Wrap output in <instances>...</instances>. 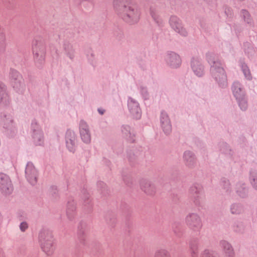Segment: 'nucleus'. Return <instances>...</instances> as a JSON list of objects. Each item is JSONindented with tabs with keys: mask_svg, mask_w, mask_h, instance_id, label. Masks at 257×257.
Masks as SVG:
<instances>
[{
	"mask_svg": "<svg viewBox=\"0 0 257 257\" xmlns=\"http://www.w3.org/2000/svg\"><path fill=\"white\" fill-rule=\"evenodd\" d=\"M113 7L116 14L125 22L134 24L140 20V9L131 0H113Z\"/></svg>",
	"mask_w": 257,
	"mask_h": 257,
	"instance_id": "1",
	"label": "nucleus"
},
{
	"mask_svg": "<svg viewBox=\"0 0 257 257\" xmlns=\"http://www.w3.org/2000/svg\"><path fill=\"white\" fill-rule=\"evenodd\" d=\"M206 59L210 65V71L212 76L221 87L227 84V76L222 67L221 62L216 59V56L212 53L206 54Z\"/></svg>",
	"mask_w": 257,
	"mask_h": 257,
	"instance_id": "2",
	"label": "nucleus"
},
{
	"mask_svg": "<svg viewBox=\"0 0 257 257\" xmlns=\"http://www.w3.org/2000/svg\"><path fill=\"white\" fill-rule=\"evenodd\" d=\"M39 242L43 250L48 255L51 254L54 250L53 236L51 231L43 230L39 234Z\"/></svg>",
	"mask_w": 257,
	"mask_h": 257,
	"instance_id": "3",
	"label": "nucleus"
},
{
	"mask_svg": "<svg viewBox=\"0 0 257 257\" xmlns=\"http://www.w3.org/2000/svg\"><path fill=\"white\" fill-rule=\"evenodd\" d=\"M32 50L35 59L43 60L45 54V46L41 39H36L33 41Z\"/></svg>",
	"mask_w": 257,
	"mask_h": 257,
	"instance_id": "4",
	"label": "nucleus"
},
{
	"mask_svg": "<svg viewBox=\"0 0 257 257\" xmlns=\"http://www.w3.org/2000/svg\"><path fill=\"white\" fill-rule=\"evenodd\" d=\"M0 124L4 128L7 130V134L10 136H12V133H15L16 131L13 119L10 114H5L1 113L0 115Z\"/></svg>",
	"mask_w": 257,
	"mask_h": 257,
	"instance_id": "5",
	"label": "nucleus"
},
{
	"mask_svg": "<svg viewBox=\"0 0 257 257\" xmlns=\"http://www.w3.org/2000/svg\"><path fill=\"white\" fill-rule=\"evenodd\" d=\"M11 105V98L8 94L5 84L0 81V107L6 109L10 107Z\"/></svg>",
	"mask_w": 257,
	"mask_h": 257,
	"instance_id": "6",
	"label": "nucleus"
},
{
	"mask_svg": "<svg viewBox=\"0 0 257 257\" xmlns=\"http://www.w3.org/2000/svg\"><path fill=\"white\" fill-rule=\"evenodd\" d=\"M186 223L187 226L193 230H199L202 224L199 216L195 213L189 214L186 217Z\"/></svg>",
	"mask_w": 257,
	"mask_h": 257,
	"instance_id": "7",
	"label": "nucleus"
},
{
	"mask_svg": "<svg viewBox=\"0 0 257 257\" xmlns=\"http://www.w3.org/2000/svg\"><path fill=\"white\" fill-rule=\"evenodd\" d=\"M32 137L34 143L36 145H42L44 143L43 133L40 126L36 122L32 123Z\"/></svg>",
	"mask_w": 257,
	"mask_h": 257,
	"instance_id": "8",
	"label": "nucleus"
},
{
	"mask_svg": "<svg viewBox=\"0 0 257 257\" xmlns=\"http://www.w3.org/2000/svg\"><path fill=\"white\" fill-rule=\"evenodd\" d=\"M169 24L176 32L183 36H187L188 33L183 27L181 21L177 17L175 16H171L169 20Z\"/></svg>",
	"mask_w": 257,
	"mask_h": 257,
	"instance_id": "9",
	"label": "nucleus"
},
{
	"mask_svg": "<svg viewBox=\"0 0 257 257\" xmlns=\"http://www.w3.org/2000/svg\"><path fill=\"white\" fill-rule=\"evenodd\" d=\"M0 189L5 194H10L13 191V187L9 177L6 174H0Z\"/></svg>",
	"mask_w": 257,
	"mask_h": 257,
	"instance_id": "10",
	"label": "nucleus"
},
{
	"mask_svg": "<svg viewBox=\"0 0 257 257\" xmlns=\"http://www.w3.org/2000/svg\"><path fill=\"white\" fill-rule=\"evenodd\" d=\"M26 176L30 184L35 185L37 182V171L34 165L29 162L25 170Z\"/></svg>",
	"mask_w": 257,
	"mask_h": 257,
	"instance_id": "11",
	"label": "nucleus"
},
{
	"mask_svg": "<svg viewBox=\"0 0 257 257\" xmlns=\"http://www.w3.org/2000/svg\"><path fill=\"white\" fill-rule=\"evenodd\" d=\"M79 131L82 140L85 143H89L91 141V136L88 126L84 120H81L80 122Z\"/></svg>",
	"mask_w": 257,
	"mask_h": 257,
	"instance_id": "12",
	"label": "nucleus"
},
{
	"mask_svg": "<svg viewBox=\"0 0 257 257\" xmlns=\"http://www.w3.org/2000/svg\"><path fill=\"white\" fill-rule=\"evenodd\" d=\"M167 63L172 67L177 68L180 66L181 60L180 56L174 52H170L166 55Z\"/></svg>",
	"mask_w": 257,
	"mask_h": 257,
	"instance_id": "13",
	"label": "nucleus"
},
{
	"mask_svg": "<svg viewBox=\"0 0 257 257\" xmlns=\"http://www.w3.org/2000/svg\"><path fill=\"white\" fill-rule=\"evenodd\" d=\"M128 107L135 118L139 119L141 117V110L137 102L132 98H130L128 101Z\"/></svg>",
	"mask_w": 257,
	"mask_h": 257,
	"instance_id": "14",
	"label": "nucleus"
},
{
	"mask_svg": "<svg viewBox=\"0 0 257 257\" xmlns=\"http://www.w3.org/2000/svg\"><path fill=\"white\" fill-rule=\"evenodd\" d=\"M191 67L194 73L198 76L204 74V67L199 58H193L191 62Z\"/></svg>",
	"mask_w": 257,
	"mask_h": 257,
	"instance_id": "15",
	"label": "nucleus"
},
{
	"mask_svg": "<svg viewBox=\"0 0 257 257\" xmlns=\"http://www.w3.org/2000/svg\"><path fill=\"white\" fill-rule=\"evenodd\" d=\"M161 122L164 133L169 134L172 130V126L168 114L165 112H162L161 115Z\"/></svg>",
	"mask_w": 257,
	"mask_h": 257,
	"instance_id": "16",
	"label": "nucleus"
},
{
	"mask_svg": "<svg viewBox=\"0 0 257 257\" xmlns=\"http://www.w3.org/2000/svg\"><path fill=\"white\" fill-rule=\"evenodd\" d=\"M75 140L74 132L67 131L66 135V144L68 149L71 152H74L75 150Z\"/></svg>",
	"mask_w": 257,
	"mask_h": 257,
	"instance_id": "17",
	"label": "nucleus"
},
{
	"mask_svg": "<svg viewBox=\"0 0 257 257\" xmlns=\"http://www.w3.org/2000/svg\"><path fill=\"white\" fill-rule=\"evenodd\" d=\"M220 245L223 250L225 257H234L235 253L231 245L225 240L220 242Z\"/></svg>",
	"mask_w": 257,
	"mask_h": 257,
	"instance_id": "18",
	"label": "nucleus"
},
{
	"mask_svg": "<svg viewBox=\"0 0 257 257\" xmlns=\"http://www.w3.org/2000/svg\"><path fill=\"white\" fill-rule=\"evenodd\" d=\"M232 89L233 94L237 100H239L242 97L245 96L244 90L239 82H234Z\"/></svg>",
	"mask_w": 257,
	"mask_h": 257,
	"instance_id": "19",
	"label": "nucleus"
},
{
	"mask_svg": "<svg viewBox=\"0 0 257 257\" xmlns=\"http://www.w3.org/2000/svg\"><path fill=\"white\" fill-rule=\"evenodd\" d=\"M140 185L142 190L146 194L152 195L155 193V187L149 181L145 180H142Z\"/></svg>",
	"mask_w": 257,
	"mask_h": 257,
	"instance_id": "20",
	"label": "nucleus"
},
{
	"mask_svg": "<svg viewBox=\"0 0 257 257\" xmlns=\"http://www.w3.org/2000/svg\"><path fill=\"white\" fill-rule=\"evenodd\" d=\"M184 162L187 166L191 167L195 163V158L193 153L190 151H186L184 155Z\"/></svg>",
	"mask_w": 257,
	"mask_h": 257,
	"instance_id": "21",
	"label": "nucleus"
},
{
	"mask_svg": "<svg viewBox=\"0 0 257 257\" xmlns=\"http://www.w3.org/2000/svg\"><path fill=\"white\" fill-rule=\"evenodd\" d=\"M150 15L153 20L158 24L161 25L163 22V19L159 15V12L155 7H151L150 8Z\"/></svg>",
	"mask_w": 257,
	"mask_h": 257,
	"instance_id": "22",
	"label": "nucleus"
},
{
	"mask_svg": "<svg viewBox=\"0 0 257 257\" xmlns=\"http://www.w3.org/2000/svg\"><path fill=\"white\" fill-rule=\"evenodd\" d=\"M12 79L14 80V87L17 88L18 83L20 84L22 80V77L18 72L15 70H12L11 72Z\"/></svg>",
	"mask_w": 257,
	"mask_h": 257,
	"instance_id": "23",
	"label": "nucleus"
},
{
	"mask_svg": "<svg viewBox=\"0 0 257 257\" xmlns=\"http://www.w3.org/2000/svg\"><path fill=\"white\" fill-rule=\"evenodd\" d=\"M75 205L73 201L72 202H69L68 206H67V215L68 217L71 219L72 217L75 214Z\"/></svg>",
	"mask_w": 257,
	"mask_h": 257,
	"instance_id": "24",
	"label": "nucleus"
},
{
	"mask_svg": "<svg viewBox=\"0 0 257 257\" xmlns=\"http://www.w3.org/2000/svg\"><path fill=\"white\" fill-rule=\"evenodd\" d=\"M64 48L67 56L72 59L74 56V49L71 44L66 43L64 44Z\"/></svg>",
	"mask_w": 257,
	"mask_h": 257,
	"instance_id": "25",
	"label": "nucleus"
},
{
	"mask_svg": "<svg viewBox=\"0 0 257 257\" xmlns=\"http://www.w3.org/2000/svg\"><path fill=\"white\" fill-rule=\"evenodd\" d=\"M241 68L245 77L248 80H251L252 76L248 66L245 64L243 63L241 65Z\"/></svg>",
	"mask_w": 257,
	"mask_h": 257,
	"instance_id": "26",
	"label": "nucleus"
},
{
	"mask_svg": "<svg viewBox=\"0 0 257 257\" xmlns=\"http://www.w3.org/2000/svg\"><path fill=\"white\" fill-rule=\"evenodd\" d=\"M241 16L243 18L244 21L248 24H251L252 20L249 13L246 10H243L241 12Z\"/></svg>",
	"mask_w": 257,
	"mask_h": 257,
	"instance_id": "27",
	"label": "nucleus"
},
{
	"mask_svg": "<svg viewBox=\"0 0 257 257\" xmlns=\"http://www.w3.org/2000/svg\"><path fill=\"white\" fill-rule=\"evenodd\" d=\"M191 254L192 257H198V243L193 242L190 245Z\"/></svg>",
	"mask_w": 257,
	"mask_h": 257,
	"instance_id": "28",
	"label": "nucleus"
},
{
	"mask_svg": "<svg viewBox=\"0 0 257 257\" xmlns=\"http://www.w3.org/2000/svg\"><path fill=\"white\" fill-rule=\"evenodd\" d=\"M6 47V37L3 32H0V53L3 52Z\"/></svg>",
	"mask_w": 257,
	"mask_h": 257,
	"instance_id": "29",
	"label": "nucleus"
},
{
	"mask_svg": "<svg viewBox=\"0 0 257 257\" xmlns=\"http://www.w3.org/2000/svg\"><path fill=\"white\" fill-rule=\"evenodd\" d=\"M121 131H122V133L124 137H125L127 138L128 137V136H129V138H131L129 140L132 142H134V140H133V138L131 136V134L130 132V127L129 126H127V125L123 126L122 127Z\"/></svg>",
	"mask_w": 257,
	"mask_h": 257,
	"instance_id": "30",
	"label": "nucleus"
},
{
	"mask_svg": "<svg viewBox=\"0 0 257 257\" xmlns=\"http://www.w3.org/2000/svg\"><path fill=\"white\" fill-rule=\"evenodd\" d=\"M242 211V207L239 204H233L231 207V212L232 214H239Z\"/></svg>",
	"mask_w": 257,
	"mask_h": 257,
	"instance_id": "31",
	"label": "nucleus"
},
{
	"mask_svg": "<svg viewBox=\"0 0 257 257\" xmlns=\"http://www.w3.org/2000/svg\"><path fill=\"white\" fill-rule=\"evenodd\" d=\"M155 257H170V255L167 250L160 249L156 252Z\"/></svg>",
	"mask_w": 257,
	"mask_h": 257,
	"instance_id": "32",
	"label": "nucleus"
},
{
	"mask_svg": "<svg viewBox=\"0 0 257 257\" xmlns=\"http://www.w3.org/2000/svg\"><path fill=\"white\" fill-rule=\"evenodd\" d=\"M239 105L242 110H245L247 107V104L245 96L242 97L239 100H237Z\"/></svg>",
	"mask_w": 257,
	"mask_h": 257,
	"instance_id": "33",
	"label": "nucleus"
},
{
	"mask_svg": "<svg viewBox=\"0 0 257 257\" xmlns=\"http://www.w3.org/2000/svg\"><path fill=\"white\" fill-rule=\"evenodd\" d=\"M237 188V192L238 195L241 197H245L246 193L247 192V190L245 187H241L240 185H238Z\"/></svg>",
	"mask_w": 257,
	"mask_h": 257,
	"instance_id": "34",
	"label": "nucleus"
},
{
	"mask_svg": "<svg viewBox=\"0 0 257 257\" xmlns=\"http://www.w3.org/2000/svg\"><path fill=\"white\" fill-rule=\"evenodd\" d=\"M251 183L253 187L257 190V173L251 174Z\"/></svg>",
	"mask_w": 257,
	"mask_h": 257,
	"instance_id": "35",
	"label": "nucleus"
},
{
	"mask_svg": "<svg viewBox=\"0 0 257 257\" xmlns=\"http://www.w3.org/2000/svg\"><path fill=\"white\" fill-rule=\"evenodd\" d=\"M201 257H215L212 251L206 249L201 255Z\"/></svg>",
	"mask_w": 257,
	"mask_h": 257,
	"instance_id": "36",
	"label": "nucleus"
},
{
	"mask_svg": "<svg viewBox=\"0 0 257 257\" xmlns=\"http://www.w3.org/2000/svg\"><path fill=\"white\" fill-rule=\"evenodd\" d=\"M28 228V225L26 222H22L20 225V229L22 231H24Z\"/></svg>",
	"mask_w": 257,
	"mask_h": 257,
	"instance_id": "37",
	"label": "nucleus"
},
{
	"mask_svg": "<svg viewBox=\"0 0 257 257\" xmlns=\"http://www.w3.org/2000/svg\"><path fill=\"white\" fill-rule=\"evenodd\" d=\"M225 13H226V15L228 17H230L231 16V15H232V11L229 8H227L225 9Z\"/></svg>",
	"mask_w": 257,
	"mask_h": 257,
	"instance_id": "38",
	"label": "nucleus"
},
{
	"mask_svg": "<svg viewBox=\"0 0 257 257\" xmlns=\"http://www.w3.org/2000/svg\"><path fill=\"white\" fill-rule=\"evenodd\" d=\"M195 190H196L195 191V192H196V193H197L198 192H199V191H198V190H197V189H196V188H195V187H192V189H191V190H192V191H194V190H195Z\"/></svg>",
	"mask_w": 257,
	"mask_h": 257,
	"instance_id": "39",
	"label": "nucleus"
},
{
	"mask_svg": "<svg viewBox=\"0 0 257 257\" xmlns=\"http://www.w3.org/2000/svg\"><path fill=\"white\" fill-rule=\"evenodd\" d=\"M98 111L101 114H102L103 113V111H101L100 109H98Z\"/></svg>",
	"mask_w": 257,
	"mask_h": 257,
	"instance_id": "40",
	"label": "nucleus"
},
{
	"mask_svg": "<svg viewBox=\"0 0 257 257\" xmlns=\"http://www.w3.org/2000/svg\"><path fill=\"white\" fill-rule=\"evenodd\" d=\"M0 257H4V255L3 253H0Z\"/></svg>",
	"mask_w": 257,
	"mask_h": 257,
	"instance_id": "41",
	"label": "nucleus"
},
{
	"mask_svg": "<svg viewBox=\"0 0 257 257\" xmlns=\"http://www.w3.org/2000/svg\"><path fill=\"white\" fill-rule=\"evenodd\" d=\"M225 183H226L227 185H228V184H229V183H228V181H227V182H225Z\"/></svg>",
	"mask_w": 257,
	"mask_h": 257,
	"instance_id": "42",
	"label": "nucleus"
}]
</instances>
